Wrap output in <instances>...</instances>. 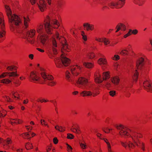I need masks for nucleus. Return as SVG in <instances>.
<instances>
[{
  "mask_svg": "<svg viewBox=\"0 0 152 152\" xmlns=\"http://www.w3.org/2000/svg\"><path fill=\"white\" fill-rule=\"evenodd\" d=\"M50 23L52 24L57 25L58 26L57 21L55 19L53 20L50 22L49 16H48L47 21L44 24V26L48 35L43 33L42 31H41V29H42L44 27L42 25H41L39 26V34L40 42L43 45L45 44L49 40L52 42L53 45V52L54 54L56 55L57 53V50L55 48V47H57V45L56 41L53 37V35L51 36V35L52 34L53 28Z\"/></svg>",
  "mask_w": 152,
  "mask_h": 152,
  "instance_id": "1",
  "label": "nucleus"
},
{
  "mask_svg": "<svg viewBox=\"0 0 152 152\" xmlns=\"http://www.w3.org/2000/svg\"><path fill=\"white\" fill-rule=\"evenodd\" d=\"M75 81L77 83L78 87L83 89H86L89 91H82L80 94L83 96H91L93 95L94 97L96 95V94L94 92V88L93 84H90L88 78L86 77H81Z\"/></svg>",
  "mask_w": 152,
  "mask_h": 152,
  "instance_id": "2",
  "label": "nucleus"
},
{
  "mask_svg": "<svg viewBox=\"0 0 152 152\" xmlns=\"http://www.w3.org/2000/svg\"><path fill=\"white\" fill-rule=\"evenodd\" d=\"M23 28L19 31V32L21 34L22 36V37L26 39L29 42L31 41V39L33 38L35 34V31L34 30H31L30 31L27 29L28 26V23L30 20L28 16H24L23 17Z\"/></svg>",
  "mask_w": 152,
  "mask_h": 152,
  "instance_id": "3",
  "label": "nucleus"
},
{
  "mask_svg": "<svg viewBox=\"0 0 152 152\" xmlns=\"http://www.w3.org/2000/svg\"><path fill=\"white\" fill-rule=\"evenodd\" d=\"M64 43H62V49L61 52L62 53L61 56V58H56L54 59L55 64L57 67L61 68L63 65L65 66H67L70 63V60L65 56V51L69 52V49L68 47V45L66 42L64 41Z\"/></svg>",
  "mask_w": 152,
  "mask_h": 152,
  "instance_id": "4",
  "label": "nucleus"
},
{
  "mask_svg": "<svg viewBox=\"0 0 152 152\" xmlns=\"http://www.w3.org/2000/svg\"><path fill=\"white\" fill-rule=\"evenodd\" d=\"M7 15L10 26L14 28L15 26H20L22 24L20 18L17 15L13 14L9 6L4 5Z\"/></svg>",
  "mask_w": 152,
  "mask_h": 152,
  "instance_id": "5",
  "label": "nucleus"
},
{
  "mask_svg": "<svg viewBox=\"0 0 152 152\" xmlns=\"http://www.w3.org/2000/svg\"><path fill=\"white\" fill-rule=\"evenodd\" d=\"M40 74V76H39V82L41 84L44 83L47 80V84L50 86H53L56 84V82L53 80V77L50 75H47L45 72L44 69L42 67L39 66V74Z\"/></svg>",
  "mask_w": 152,
  "mask_h": 152,
  "instance_id": "6",
  "label": "nucleus"
},
{
  "mask_svg": "<svg viewBox=\"0 0 152 152\" xmlns=\"http://www.w3.org/2000/svg\"><path fill=\"white\" fill-rule=\"evenodd\" d=\"M8 76L9 77V78L4 79L2 80H0L1 83L8 84L12 82L11 80L12 79V77H15L18 76L16 72H4L3 73L0 75V78H3L6 76Z\"/></svg>",
  "mask_w": 152,
  "mask_h": 152,
  "instance_id": "7",
  "label": "nucleus"
},
{
  "mask_svg": "<svg viewBox=\"0 0 152 152\" xmlns=\"http://www.w3.org/2000/svg\"><path fill=\"white\" fill-rule=\"evenodd\" d=\"M115 126L118 130H120L119 134L121 137H125L129 135V130L126 127L122 125H116Z\"/></svg>",
  "mask_w": 152,
  "mask_h": 152,
  "instance_id": "8",
  "label": "nucleus"
},
{
  "mask_svg": "<svg viewBox=\"0 0 152 152\" xmlns=\"http://www.w3.org/2000/svg\"><path fill=\"white\" fill-rule=\"evenodd\" d=\"M130 137L132 138L133 141L136 145L137 146H139L137 142H139V138L142 137V135L140 133L137 132H133L130 135Z\"/></svg>",
  "mask_w": 152,
  "mask_h": 152,
  "instance_id": "9",
  "label": "nucleus"
},
{
  "mask_svg": "<svg viewBox=\"0 0 152 152\" xmlns=\"http://www.w3.org/2000/svg\"><path fill=\"white\" fill-rule=\"evenodd\" d=\"M70 69L73 75L74 76H77L79 74V71L81 69V67L79 64H77L72 66Z\"/></svg>",
  "mask_w": 152,
  "mask_h": 152,
  "instance_id": "10",
  "label": "nucleus"
},
{
  "mask_svg": "<svg viewBox=\"0 0 152 152\" xmlns=\"http://www.w3.org/2000/svg\"><path fill=\"white\" fill-rule=\"evenodd\" d=\"M2 18V14L1 13H0V27L1 28L0 29V38L4 37L5 34L4 29V26Z\"/></svg>",
  "mask_w": 152,
  "mask_h": 152,
  "instance_id": "11",
  "label": "nucleus"
},
{
  "mask_svg": "<svg viewBox=\"0 0 152 152\" xmlns=\"http://www.w3.org/2000/svg\"><path fill=\"white\" fill-rule=\"evenodd\" d=\"M143 86L145 89L148 92H152V84L148 80H146L143 82Z\"/></svg>",
  "mask_w": 152,
  "mask_h": 152,
  "instance_id": "12",
  "label": "nucleus"
},
{
  "mask_svg": "<svg viewBox=\"0 0 152 152\" xmlns=\"http://www.w3.org/2000/svg\"><path fill=\"white\" fill-rule=\"evenodd\" d=\"M144 59L140 58L136 62V67L138 69H141L144 65Z\"/></svg>",
  "mask_w": 152,
  "mask_h": 152,
  "instance_id": "13",
  "label": "nucleus"
},
{
  "mask_svg": "<svg viewBox=\"0 0 152 152\" xmlns=\"http://www.w3.org/2000/svg\"><path fill=\"white\" fill-rule=\"evenodd\" d=\"M121 145L126 148L127 147V146L129 148H132V146L134 147V145L132 143L129 141L127 140L125 142L121 141Z\"/></svg>",
  "mask_w": 152,
  "mask_h": 152,
  "instance_id": "14",
  "label": "nucleus"
},
{
  "mask_svg": "<svg viewBox=\"0 0 152 152\" xmlns=\"http://www.w3.org/2000/svg\"><path fill=\"white\" fill-rule=\"evenodd\" d=\"M39 4V9L41 12L43 11L46 9V4L44 0H40Z\"/></svg>",
  "mask_w": 152,
  "mask_h": 152,
  "instance_id": "15",
  "label": "nucleus"
},
{
  "mask_svg": "<svg viewBox=\"0 0 152 152\" xmlns=\"http://www.w3.org/2000/svg\"><path fill=\"white\" fill-rule=\"evenodd\" d=\"M35 135V134L34 133L31 132H27L21 134V136L23 138L26 139H29L31 137H33Z\"/></svg>",
  "mask_w": 152,
  "mask_h": 152,
  "instance_id": "16",
  "label": "nucleus"
},
{
  "mask_svg": "<svg viewBox=\"0 0 152 152\" xmlns=\"http://www.w3.org/2000/svg\"><path fill=\"white\" fill-rule=\"evenodd\" d=\"M83 26L86 28L85 29L87 31H92L94 29V25L92 24H90L88 23H84Z\"/></svg>",
  "mask_w": 152,
  "mask_h": 152,
  "instance_id": "17",
  "label": "nucleus"
},
{
  "mask_svg": "<svg viewBox=\"0 0 152 152\" xmlns=\"http://www.w3.org/2000/svg\"><path fill=\"white\" fill-rule=\"evenodd\" d=\"M30 78L32 80L33 82L36 83L37 81V75L35 74L34 72H31L30 76Z\"/></svg>",
  "mask_w": 152,
  "mask_h": 152,
  "instance_id": "18",
  "label": "nucleus"
},
{
  "mask_svg": "<svg viewBox=\"0 0 152 152\" xmlns=\"http://www.w3.org/2000/svg\"><path fill=\"white\" fill-rule=\"evenodd\" d=\"M94 77L95 81L96 83H102L103 81V80L101 79V76L99 74L96 73L95 74Z\"/></svg>",
  "mask_w": 152,
  "mask_h": 152,
  "instance_id": "19",
  "label": "nucleus"
},
{
  "mask_svg": "<svg viewBox=\"0 0 152 152\" xmlns=\"http://www.w3.org/2000/svg\"><path fill=\"white\" fill-rule=\"evenodd\" d=\"M70 75L71 74L68 71L66 72V78L69 82H71L72 83H74L75 79L74 78L72 79H71L70 78Z\"/></svg>",
  "mask_w": 152,
  "mask_h": 152,
  "instance_id": "20",
  "label": "nucleus"
},
{
  "mask_svg": "<svg viewBox=\"0 0 152 152\" xmlns=\"http://www.w3.org/2000/svg\"><path fill=\"white\" fill-rule=\"evenodd\" d=\"M111 80L112 83L115 85H117L119 83V79L117 77H115L111 78Z\"/></svg>",
  "mask_w": 152,
  "mask_h": 152,
  "instance_id": "21",
  "label": "nucleus"
},
{
  "mask_svg": "<svg viewBox=\"0 0 152 152\" xmlns=\"http://www.w3.org/2000/svg\"><path fill=\"white\" fill-rule=\"evenodd\" d=\"M15 77H12V79L11 80L12 82V81L13 83L15 85V86H18L20 85L21 82L18 80L15 79Z\"/></svg>",
  "mask_w": 152,
  "mask_h": 152,
  "instance_id": "22",
  "label": "nucleus"
},
{
  "mask_svg": "<svg viewBox=\"0 0 152 152\" xmlns=\"http://www.w3.org/2000/svg\"><path fill=\"white\" fill-rule=\"evenodd\" d=\"M134 2L136 4H138L139 6L142 5L144 2V0H133Z\"/></svg>",
  "mask_w": 152,
  "mask_h": 152,
  "instance_id": "23",
  "label": "nucleus"
},
{
  "mask_svg": "<svg viewBox=\"0 0 152 152\" xmlns=\"http://www.w3.org/2000/svg\"><path fill=\"white\" fill-rule=\"evenodd\" d=\"M110 77V76L107 72H104L103 74V80H106Z\"/></svg>",
  "mask_w": 152,
  "mask_h": 152,
  "instance_id": "24",
  "label": "nucleus"
},
{
  "mask_svg": "<svg viewBox=\"0 0 152 152\" xmlns=\"http://www.w3.org/2000/svg\"><path fill=\"white\" fill-rule=\"evenodd\" d=\"M134 74L133 79L134 81H136L138 77V72L137 70L135 69L133 72Z\"/></svg>",
  "mask_w": 152,
  "mask_h": 152,
  "instance_id": "25",
  "label": "nucleus"
},
{
  "mask_svg": "<svg viewBox=\"0 0 152 152\" xmlns=\"http://www.w3.org/2000/svg\"><path fill=\"white\" fill-rule=\"evenodd\" d=\"M120 54L124 56H127L129 54V52L126 50H123L120 52Z\"/></svg>",
  "mask_w": 152,
  "mask_h": 152,
  "instance_id": "26",
  "label": "nucleus"
},
{
  "mask_svg": "<svg viewBox=\"0 0 152 152\" xmlns=\"http://www.w3.org/2000/svg\"><path fill=\"white\" fill-rule=\"evenodd\" d=\"M98 62L100 65H101L102 64L105 65L106 64V61L105 59L102 58H101L99 59Z\"/></svg>",
  "mask_w": 152,
  "mask_h": 152,
  "instance_id": "27",
  "label": "nucleus"
},
{
  "mask_svg": "<svg viewBox=\"0 0 152 152\" xmlns=\"http://www.w3.org/2000/svg\"><path fill=\"white\" fill-rule=\"evenodd\" d=\"M83 65L88 68H91L93 66V64L89 63L83 62Z\"/></svg>",
  "mask_w": 152,
  "mask_h": 152,
  "instance_id": "28",
  "label": "nucleus"
},
{
  "mask_svg": "<svg viewBox=\"0 0 152 152\" xmlns=\"http://www.w3.org/2000/svg\"><path fill=\"white\" fill-rule=\"evenodd\" d=\"M102 41L103 42L105 45H107L110 43V41L106 38L102 39Z\"/></svg>",
  "mask_w": 152,
  "mask_h": 152,
  "instance_id": "29",
  "label": "nucleus"
},
{
  "mask_svg": "<svg viewBox=\"0 0 152 152\" xmlns=\"http://www.w3.org/2000/svg\"><path fill=\"white\" fill-rule=\"evenodd\" d=\"M32 146L31 144L29 142L26 143L25 145V148L27 150L32 148Z\"/></svg>",
  "mask_w": 152,
  "mask_h": 152,
  "instance_id": "30",
  "label": "nucleus"
},
{
  "mask_svg": "<svg viewBox=\"0 0 152 152\" xmlns=\"http://www.w3.org/2000/svg\"><path fill=\"white\" fill-rule=\"evenodd\" d=\"M117 26H119L120 27V29L122 30L125 31L126 29V27L125 26L121 23H120L119 24L117 25Z\"/></svg>",
  "mask_w": 152,
  "mask_h": 152,
  "instance_id": "31",
  "label": "nucleus"
},
{
  "mask_svg": "<svg viewBox=\"0 0 152 152\" xmlns=\"http://www.w3.org/2000/svg\"><path fill=\"white\" fill-rule=\"evenodd\" d=\"M127 90H128L127 87H126V89H125L123 90L124 92L126 93V96L127 97H129L130 96V93H128L127 92Z\"/></svg>",
  "mask_w": 152,
  "mask_h": 152,
  "instance_id": "32",
  "label": "nucleus"
},
{
  "mask_svg": "<svg viewBox=\"0 0 152 152\" xmlns=\"http://www.w3.org/2000/svg\"><path fill=\"white\" fill-rule=\"evenodd\" d=\"M14 121H11V123L12 124L13 123H15L16 124H20L21 123V122H20L17 119H15L13 120Z\"/></svg>",
  "mask_w": 152,
  "mask_h": 152,
  "instance_id": "33",
  "label": "nucleus"
},
{
  "mask_svg": "<svg viewBox=\"0 0 152 152\" xmlns=\"http://www.w3.org/2000/svg\"><path fill=\"white\" fill-rule=\"evenodd\" d=\"M70 129L72 130V131L76 133H79L78 132L80 131V130L76 129L75 128H73V129L71 128Z\"/></svg>",
  "mask_w": 152,
  "mask_h": 152,
  "instance_id": "34",
  "label": "nucleus"
},
{
  "mask_svg": "<svg viewBox=\"0 0 152 152\" xmlns=\"http://www.w3.org/2000/svg\"><path fill=\"white\" fill-rule=\"evenodd\" d=\"M110 95L112 96H114L115 94L116 91H111L109 92Z\"/></svg>",
  "mask_w": 152,
  "mask_h": 152,
  "instance_id": "35",
  "label": "nucleus"
},
{
  "mask_svg": "<svg viewBox=\"0 0 152 152\" xmlns=\"http://www.w3.org/2000/svg\"><path fill=\"white\" fill-rule=\"evenodd\" d=\"M132 31V30L131 29H129L128 32L124 36V37L125 38L131 35Z\"/></svg>",
  "mask_w": 152,
  "mask_h": 152,
  "instance_id": "36",
  "label": "nucleus"
},
{
  "mask_svg": "<svg viewBox=\"0 0 152 152\" xmlns=\"http://www.w3.org/2000/svg\"><path fill=\"white\" fill-rule=\"evenodd\" d=\"M67 135V138L68 139H71L74 137V136L71 134H68Z\"/></svg>",
  "mask_w": 152,
  "mask_h": 152,
  "instance_id": "37",
  "label": "nucleus"
},
{
  "mask_svg": "<svg viewBox=\"0 0 152 152\" xmlns=\"http://www.w3.org/2000/svg\"><path fill=\"white\" fill-rule=\"evenodd\" d=\"M82 35L83 37V40L85 41H86L87 40V38L86 36L84 35V31L82 32Z\"/></svg>",
  "mask_w": 152,
  "mask_h": 152,
  "instance_id": "38",
  "label": "nucleus"
},
{
  "mask_svg": "<svg viewBox=\"0 0 152 152\" xmlns=\"http://www.w3.org/2000/svg\"><path fill=\"white\" fill-rule=\"evenodd\" d=\"M88 56L90 58H92L95 57V55L94 53H91Z\"/></svg>",
  "mask_w": 152,
  "mask_h": 152,
  "instance_id": "39",
  "label": "nucleus"
},
{
  "mask_svg": "<svg viewBox=\"0 0 152 152\" xmlns=\"http://www.w3.org/2000/svg\"><path fill=\"white\" fill-rule=\"evenodd\" d=\"M66 145H67V148L68 149V151L69 152H71V151L72 150V147L68 144H67Z\"/></svg>",
  "mask_w": 152,
  "mask_h": 152,
  "instance_id": "40",
  "label": "nucleus"
},
{
  "mask_svg": "<svg viewBox=\"0 0 152 152\" xmlns=\"http://www.w3.org/2000/svg\"><path fill=\"white\" fill-rule=\"evenodd\" d=\"M41 123L42 125H45V126H47L48 127V124L45 123V122L44 120H41Z\"/></svg>",
  "mask_w": 152,
  "mask_h": 152,
  "instance_id": "41",
  "label": "nucleus"
},
{
  "mask_svg": "<svg viewBox=\"0 0 152 152\" xmlns=\"http://www.w3.org/2000/svg\"><path fill=\"white\" fill-rule=\"evenodd\" d=\"M119 59V56L118 55H115L113 59L114 60H117Z\"/></svg>",
  "mask_w": 152,
  "mask_h": 152,
  "instance_id": "42",
  "label": "nucleus"
},
{
  "mask_svg": "<svg viewBox=\"0 0 152 152\" xmlns=\"http://www.w3.org/2000/svg\"><path fill=\"white\" fill-rule=\"evenodd\" d=\"M80 145L81 148L83 149H84L86 148V145L85 144L82 143H80Z\"/></svg>",
  "mask_w": 152,
  "mask_h": 152,
  "instance_id": "43",
  "label": "nucleus"
},
{
  "mask_svg": "<svg viewBox=\"0 0 152 152\" xmlns=\"http://www.w3.org/2000/svg\"><path fill=\"white\" fill-rule=\"evenodd\" d=\"M111 86V84L108 82H105V86L107 88H108Z\"/></svg>",
  "mask_w": 152,
  "mask_h": 152,
  "instance_id": "44",
  "label": "nucleus"
},
{
  "mask_svg": "<svg viewBox=\"0 0 152 152\" xmlns=\"http://www.w3.org/2000/svg\"><path fill=\"white\" fill-rule=\"evenodd\" d=\"M14 67V66H8L7 67V69L9 70H10V71H12L13 70Z\"/></svg>",
  "mask_w": 152,
  "mask_h": 152,
  "instance_id": "45",
  "label": "nucleus"
},
{
  "mask_svg": "<svg viewBox=\"0 0 152 152\" xmlns=\"http://www.w3.org/2000/svg\"><path fill=\"white\" fill-rule=\"evenodd\" d=\"M65 130L63 128V127L61 126H59V128L58 129V130L60 132H62L63 131H64Z\"/></svg>",
  "mask_w": 152,
  "mask_h": 152,
  "instance_id": "46",
  "label": "nucleus"
},
{
  "mask_svg": "<svg viewBox=\"0 0 152 152\" xmlns=\"http://www.w3.org/2000/svg\"><path fill=\"white\" fill-rule=\"evenodd\" d=\"M61 4H62V2L60 1H58V3H57V4L58 7V8L60 7L61 6Z\"/></svg>",
  "mask_w": 152,
  "mask_h": 152,
  "instance_id": "47",
  "label": "nucleus"
},
{
  "mask_svg": "<svg viewBox=\"0 0 152 152\" xmlns=\"http://www.w3.org/2000/svg\"><path fill=\"white\" fill-rule=\"evenodd\" d=\"M53 142L54 144H56L58 142V140L56 137H55L53 139Z\"/></svg>",
  "mask_w": 152,
  "mask_h": 152,
  "instance_id": "48",
  "label": "nucleus"
},
{
  "mask_svg": "<svg viewBox=\"0 0 152 152\" xmlns=\"http://www.w3.org/2000/svg\"><path fill=\"white\" fill-rule=\"evenodd\" d=\"M137 32H138V31L136 29H135V30H133L131 32V33L132 34H137Z\"/></svg>",
  "mask_w": 152,
  "mask_h": 152,
  "instance_id": "49",
  "label": "nucleus"
},
{
  "mask_svg": "<svg viewBox=\"0 0 152 152\" xmlns=\"http://www.w3.org/2000/svg\"><path fill=\"white\" fill-rule=\"evenodd\" d=\"M32 4H33L36 3L37 0H29Z\"/></svg>",
  "mask_w": 152,
  "mask_h": 152,
  "instance_id": "50",
  "label": "nucleus"
},
{
  "mask_svg": "<svg viewBox=\"0 0 152 152\" xmlns=\"http://www.w3.org/2000/svg\"><path fill=\"white\" fill-rule=\"evenodd\" d=\"M6 142L8 144H10L12 142V141H11V140L9 138H7Z\"/></svg>",
  "mask_w": 152,
  "mask_h": 152,
  "instance_id": "51",
  "label": "nucleus"
},
{
  "mask_svg": "<svg viewBox=\"0 0 152 152\" xmlns=\"http://www.w3.org/2000/svg\"><path fill=\"white\" fill-rule=\"evenodd\" d=\"M56 38L57 39H58L59 40L61 39V38L59 37V34L58 32H56Z\"/></svg>",
  "mask_w": 152,
  "mask_h": 152,
  "instance_id": "52",
  "label": "nucleus"
},
{
  "mask_svg": "<svg viewBox=\"0 0 152 152\" xmlns=\"http://www.w3.org/2000/svg\"><path fill=\"white\" fill-rule=\"evenodd\" d=\"M28 56L29 58L31 59H32L33 58L34 55L33 54H30Z\"/></svg>",
  "mask_w": 152,
  "mask_h": 152,
  "instance_id": "53",
  "label": "nucleus"
},
{
  "mask_svg": "<svg viewBox=\"0 0 152 152\" xmlns=\"http://www.w3.org/2000/svg\"><path fill=\"white\" fill-rule=\"evenodd\" d=\"M5 97L6 99V100L8 102H10L11 101V99L9 98V97L7 96H5Z\"/></svg>",
  "mask_w": 152,
  "mask_h": 152,
  "instance_id": "54",
  "label": "nucleus"
},
{
  "mask_svg": "<svg viewBox=\"0 0 152 152\" xmlns=\"http://www.w3.org/2000/svg\"><path fill=\"white\" fill-rule=\"evenodd\" d=\"M106 130H108V131H104V129H103V131L105 133H108L110 131V130H112V129H108V128H107L106 129Z\"/></svg>",
  "mask_w": 152,
  "mask_h": 152,
  "instance_id": "55",
  "label": "nucleus"
},
{
  "mask_svg": "<svg viewBox=\"0 0 152 152\" xmlns=\"http://www.w3.org/2000/svg\"><path fill=\"white\" fill-rule=\"evenodd\" d=\"M100 139L104 140V141L107 144V143L109 142L107 140V139H105V138H100Z\"/></svg>",
  "mask_w": 152,
  "mask_h": 152,
  "instance_id": "56",
  "label": "nucleus"
},
{
  "mask_svg": "<svg viewBox=\"0 0 152 152\" xmlns=\"http://www.w3.org/2000/svg\"><path fill=\"white\" fill-rule=\"evenodd\" d=\"M96 40L98 41H99V42H102V39H101L100 38H99V39H97V38H96V39H95Z\"/></svg>",
  "mask_w": 152,
  "mask_h": 152,
  "instance_id": "57",
  "label": "nucleus"
},
{
  "mask_svg": "<svg viewBox=\"0 0 152 152\" xmlns=\"http://www.w3.org/2000/svg\"><path fill=\"white\" fill-rule=\"evenodd\" d=\"M107 147L108 149L111 148V146L109 142L107 143Z\"/></svg>",
  "mask_w": 152,
  "mask_h": 152,
  "instance_id": "58",
  "label": "nucleus"
},
{
  "mask_svg": "<svg viewBox=\"0 0 152 152\" xmlns=\"http://www.w3.org/2000/svg\"><path fill=\"white\" fill-rule=\"evenodd\" d=\"M116 28H117V29L116 31V32H118L120 30V27L119 26H117H117Z\"/></svg>",
  "mask_w": 152,
  "mask_h": 152,
  "instance_id": "59",
  "label": "nucleus"
},
{
  "mask_svg": "<svg viewBox=\"0 0 152 152\" xmlns=\"http://www.w3.org/2000/svg\"><path fill=\"white\" fill-rule=\"evenodd\" d=\"M6 114H5L4 115L3 114L1 113H0V117L1 116L4 117L6 115Z\"/></svg>",
  "mask_w": 152,
  "mask_h": 152,
  "instance_id": "60",
  "label": "nucleus"
},
{
  "mask_svg": "<svg viewBox=\"0 0 152 152\" xmlns=\"http://www.w3.org/2000/svg\"><path fill=\"white\" fill-rule=\"evenodd\" d=\"M39 101L41 102H47L48 101H46L45 100L42 99V100H39Z\"/></svg>",
  "mask_w": 152,
  "mask_h": 152,
  "instance_id": "61",
  "label": "nucleus"
},
{
  "mask_svg": "<svg viewBox=\"0 0 152 152\" xmlns=\"http://www.w3.org/2000/svg\"><path fill=\"white\" fill-rule=\"evenodd\" d=\"M78 93V92L77 91H75L72 92V94L74 95H76Z\"/></svg>",
  "mask_w": 152,
  "mask_h": 152,
  "instance_id": "62",
  "label": "nucleus"
},
{
  "mask_svg": "<svg viewBox=\"0 0 152 152\" xmlns=\"http://www.w3.org/2000/svg\"><path fill=\"white\" fill-rule=\"evenodd\" d=\"M28 102V100L27 99H26V100H24L23 101V103L24 104H27Z\"/></svg>",
  "mask_w": 152,
  "mask_h": 152,
  "instance_id": "63",
  "label": "nucleus"
},
{
  "mask_svg": "<svg viewBox=\"0 0 152 152\" xmlns=\"http://www.w3.org/2000/svg\"><path fill=\"white\" fill-rule=\"evenodd\" d=\"M101 134L99 133H97V136L99 137L100 138V136L101 135Z\"/></svg>",
  "mask_w": 152,
  "mask_h": 152,
  "instance_id": "64",
  "label": "nucleus"
}]
</instances>
